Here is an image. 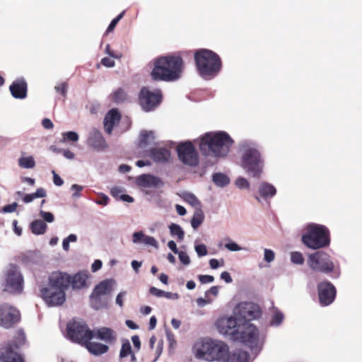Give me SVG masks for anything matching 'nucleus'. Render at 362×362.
<instances>
[{
    "label": "nucleus",
    "mask_w": 362,
    "mask_h": 362,
    "mask_svg": "<svg viewBox=\"0 0 362 362\" xmlns=\"http://www.w3.org/2000/svg\"><path fill=\"white\" fill-rule=\"evenodd\" d=\"M218 332L233 341L248 346L257 354L264 344L265 336L252 323L240 324L236 316L220 317L216 323Z\"/></svg>",
    "instance_id": "obj_1"
},
{
    "label": "nucleus",
    "mask_w": 362,
    "mask_h": 362,
    "mask_svg": "<svg viewBox=\"0 0 362 362\" xmlns=\"http://www.w3.org/2000/svg\"><path fill=\"white\" fill-rule=\"evenodd\" d=\"M198 143L202 154L216 159L228 156L233 140L225 132H211L194 141Z\"/></svg>",
    "instance_id": "obj_2"
},
{
    "label": "nucleus",
    "mask_w": 362,
    "mask_h": 362,
    "mask_svg": "<svg viewBox=\"0 0 362 362\" xmlns=\"http://www.w3.org/2000/svg\"><path fill=\"white\" fill-rule=\"evenodd\" d=\"M184 69L182 59L177 55H168L158 58L151 71L154 80L167 82L180 79Z\"/></svg>",
    "instance_id": "obj_3"
},
{
    "label": "nucleus",
    "mask_w": 362,
    "mask_h": 362,
    "mask_svg": "<svg viewBox=\"0 0 362 362\" xmlns=\"http://www.w3.org/2000/svg\"><path fill=\"white\" fill-rule=\"evenodd\" d=\"M68 276L61 272H53L47 286L41 289V296L48 306L62 305L66 300L65 290L69 287Z\"/></svg>",
    "instance_id": "obj_4"
},
{
    "label": "nucleus",
    "mask_w": 362,
    "mask_h": 362,
    "mask_svg": "<svg viewBox=\"0 0 362 362\" xmlns=\"http://www.w3.org/2000/svg\"><path fill=\"white\" fill-rule=\"evenodd\" d=\"M241 166L253 177H259L263 172L264 161L257 144L245 141L240 144Z\"/></svg>",
    "instance_id": "obj_5"
},
{
    "label": "nucleus",
    "mask_w": 362,
    "mask_h": 362,
    "mask_svg": "<svg viewBox=\"0 0 362 362\" xmlns=\"http://www.w3.org/2000/svg\"><path fill=\"white\" fill-rule=\"evenodd\" d=\"M194 60L199 76L205 80L215 78L221 71L222 62L214 52L202 49L194 53Z\"/></svg>",
    "instance_id": "obj_6"
},
{
    "label": "nucleus",
    "mask_w": 362,
    "mask_h": 362,
    "mask_svg": "<svg viewBox=\"0 0 362 362\" xmlns=\"http://www.w3.org/2000/svg\"><path fill=\"white\" fill-rule=\"evenodd\" d=\"M302 242L310 249L317 250L329 245V231L328 228L320 224L308 223L305 228L302 235Z\"/></svg>",
    "instance_id": "obj_7"
},
{
    "label": "nucleus",
    "mask_w": 362,
    "mask_h": 362,
    "mask_svg": "<svg viewBox=\"0 0 362 362\" xmlns=\"http://www.w3.org/2000/svg\"><path fill=\"white\" fill-rule=\"evenodd\" d=\"M225 343L209 337L199 339L194 344L192 353L196 358L214 362L217 361Z\"/></svg>",
    "instance_id": "obj_8"
},
{
    "label": "nucleus",
    "mask_w": 362,
    "mask_h": 362,
    "mask_svg": "<svg viewBox=\"0 0 362 362\" xmlns=\"http://www.w3.org/2000/svg\"><path fill=\"white\" fill-rule=\"evenodd\" d=\"M114 285V280L105 279L94 287L90 296V305L93 309L98 310L107 308L108 305L107 296L111 293Z\"/></svg>",
    "instance_id": "obj_9"
},
{
    "label": "nucleus",
    "mask_w": 362,
    "mask_h": 362,
    "mask_svg": "<svg viewBox=\"0 0 362 362\" xmlns=\"http://www.w3.org/2000/svg\"><path fill=\"white\" fill-rule=\"evenodd\" d=\"M308 265L310 269L325 274L331 273L335 269V264L330 255L323 251L310 254L308 258Z\"/></svg>",
    "instance_id": "obj_10"
},
{
    "label": "nucleus",
    "mask_w": 362,
    "mask_h": 362,
    "mask_svg": "<svg viewBox=\"0 0 362 362\" xmlns=\"http://www.w3.org/2000/svg\"><path fill=\"white\" fill-rule=\"evenodd\" d=\"M67 337L74 342L84 344L93 338V332L81 321L69 322L66 327Z\"/></svg>",
    "instance_id": "obj_11"
},
{
    "label": "nucleus",
    "mask_w": 362,
    "mask_h": 362,
    "mask_svg": "<svg viewBox=\"0 0 362 362\" xmlns=\"http://www.w3.org/2000/svg\"><path fill=\"white\" fill-rule=\"evenodd\" d=\"M24 280L19 269L10 265L6 273L4 291L10 294H19L23 291Z\"/></svg>",
    "instance_id": "obj_12"
},
{
    "label": "nucleus",
    "mask_w": 362,
    "mask_h": 362,
    "mask_svg": "<svg viewBox=\"0 0 362 362\" xmlns=\"http://www.w3.org/2000/svg\"><path fill=\"white\" fill-rule=\"evenodd\" d=\"M234 315L241 325L250 323V321L260 317L261 309L254 303L241 302L235 308Z\"/></svg>",
    "instance_id": "obj_13"
},
{
    "label": "nucleus",
    "mask_w": 362,
    "mask_h": 362,
    "mask_svg": "<svg viewBox=\"0 0 362 362\" xmlns=\"http://www.w3.org/2000/svg\"><path fill=\"white\" fill-rule=\"evenodd\" d=\"M162 99L161 91L158 89L150 90L148 87H144L140 92L139 103L142 109L148 112L157 107Z\"/></svg>",
    "instance_id": "obj_14"
},
{
    "label": "nucleus",
    "mask_w": 362,
    "mask_h": 362,
    "mask_svg": "<svg viewBox=\"0 0 362 362\" xmlns=\"http://www.w3.org/2000/svg\"><path fill=\"white\" fill-rule=\"evenodd\" d=\"M179 159L185 165L196 166L199 163V155L190 141L183 142L177 146Z\"/></svg>",
    "instance_id": "obj_15"
},
{
    "label": "nucleus",
    "mask_w": 362,
    "mask_h": 362,
    "mask_svg": "<svg viewBox=\"0 0 362 362\" xmlns=\"http://www.w3.org/2000/svg\"><path fill=\"white\" fill-rule=\"evenodd\" d=\"M19 320L20 313L16 308L7 303L0 305V327L9 329Z\"/></svg>",
    "instance_id": "obj_16"
},
{
    "label": "nucleus",
    "mask_w": 362,
    "mask_h": 362,
    "mask_svg": "<svg viewBox=\"0 0 362 362\" xmlns=\"http://www.w3.org/2000/svg\"><path fill=\"white\" fill-rule=\"evenodd\" d=\"M216 362H251V358L247 351L240 349L230 351L225 344Z\"/></svg>",
    "instance_id": "obj_17"
},
{
    "label": "nucleus",
    "mask_w": 362,
    "mask_h": 362,
    "mask_svg": "<svg viewBox=\"0 0 362 362\" xmlns=\"http://www.w3.org/2000/svg\"><path fill=\"white\" fill-rule=\"evenodd\" d=\"M318 296L321 305L326 306L331 304L336 296L334 286L328 281L321 282L318 284Z\"/></svg>",
    "instance_id": "obj_18"
},
{
    "label": "nucleus",
    "mask_w": 362,
    "mask_h": 362,
    "mask_svg": "<svg viewBox=\"0 0 362 362\" xmlns=\"http://www.w3.org/2000/svg\"><path fill=\"white\" fill-rule=\"evenodd\" d=\"M87 144L98 151H104L107 144L102 134L96 129H92L88 134Z\"/></svg>",
    "instance_id": "obj_19"
},
{
    "label": "nucleus",
    "mask_w": 362,
    "mask_h": 362,
    "mask_svg": "<svg viewBox=\"0 0 362 362\" xmlns=\"http://www.w3.org/2000/svg\"><path fill=\"white\" fill-rule=\"evenodd\" d=\"M68 276L69 286L71 285L72 289L79 290L88 286V280L89 273L88 271H81L71 276L66 273H63Z\"/></svg>",
    "instance_id": "obj_20"
},
{
    "label": "nucleus",
    "mask_w": 362,
    "mask_h": 362,
    "mask_svg": "<svg viewBox=\"0 0 362 362\" xmlns=\"http://www.w3.org/2000/svg\"><path fill=\"white\" fill-rule=\"evenodd\" d=\"M9 90L14 98L24 99L27 97V82L23 78H17L11 84Z\"/></svg>",
    "instance_id": "obj_21"
},
{
    "label": "nucleus",
    "mask_w": 362,
    "mask_h": 362,
    "mask_svg": "<svg viewBox=\"0 0 362 362\" xmlns=\"http://www.w3.org/2000/svg\"><path fill=\"white\" fill-rule=\"evenodd\" d=\"M136 183L141 187L151 188L159 187L164 185L163 180L155 175L150 174H144L136 178Z\"/></svg>",
    "instance_id": "obj_22"
},
{
    "label": "nucleus",
    "mask_w": 362,
    "mask_h": 362,
    "mask_svg": "<svg viewBox=\"0 0 362 362\" xmlns=\"http://www.w3.org/2000/svg\"><path fill=\"white\" fill-rule=\"evenodd\" d=\"M0 362H23L21 356L13 348L11 344H8L1 349Z\"/></svg>",
    "instance_id": "obj_23"
},
{
    "label": "nucleus",
    "mask_w": 362,
    "mask_h": 362,
    "mask_svg": "<svg viewBox=\"0 0 362 362\" xmlns=\"http://www.w3.org/2000/svg\"><path fill=\"white\" fill-rule=\"evenodd\" d=\"M156 136L155 133L152 131L143 130L140 132L139 135V147L145 151H150L153 148L152 146L155 145Z\"/></svg>",
    "instance_id": "obj_24"
},
{
    "label": "nucleus",
    "mask_w": 362,
    "mask_h": 362,
    "mask_svg": "<svg viewBox=\"0 0 362 362\" xmlns=\"http://www.w3.org/2000/svg\"><path fill=\"white\" fill-rule=\"evenodd\" d=\"M121 115L116 109L110 110L104 119V128L106 133L110 134L114 126L120 120Z\"/></svg>",
    "instance_id": "obj_25"
},
{
    "label": "nucleus",
    "mask_w": 362,
    "mask_h": 362,
    "mask_svg": "<svg viewBox=\"0 0 362 362\" xmlns=\"http://www.w3.org/2000/svg\"><path fill=\"white\" fill-rule=\"evenodd\" d=\"M93 332V337L105 341L107 344H112L116 340L115 332L107 327H101Z\"/></svg>",
    "instance_id": "obj_26"
},
{
    "label": "nucleus",
    "mask_w": 362,
    "mask_h": 362,
    "mask_svg": "<svg viewBox=\"0 0 362 362\" xmlns=\"http://www.w3.org/2000/svg\"><path fill=\"white\" fill-rule=\"evenodd\" d=\"M155 162L164 163L170 158V153L165 148H153L149 155Z\"/></svg>",
    "instance_id": "obj_27"
},
{
    "label": "nucleus",
    "mask_w": 362,
    "mask_h": 362,
    "mask_svg": "<svg viewBox=\"0 0 362 362\" xmlns=\"http://www.w3.org/2000/svg\"><path fill=\"white\" fill-rule=\"evenodd\" d=\"M83 345L86 346L87 349L93 354L98 356L106 353L108 350V346L105 344L96 342H90L88 341Z\"/></svg>",
    "instance_id": "obj_28"
},
{
    "label": "nucleus",
    "mask_w": 362,
    "mask_h": 362,
    "mask_svg": "<svg viewBox=\"0 0 362 362\" xmlns=\"http://www.w3.org/2000/svg\"><path fill=\"white\" fill-rule=\"evenodd\" d=\"M259 194L264 199L271 198L276 194V189L272 184L262 182L259 187Z\"/></svg>",
    "instance_id": "obj_29"
},
{
    "label": "nucleus",
    "mask_w": 362,
    "mask_h": 362,
    "mask_svg": "<svg viewBox=\"0 0 362 362\" xmlns=\"http://www.w3.org/2000/svg\"><path fill=\"white\" fill-rule=\"evenodd\" d=\"M149 292L151 295L159 298L164 297L165 298L173 300H177L180 298L179 294L177 293L164 291L156 287H151L149 289Z\"/></svg>",
    "instance_id": "obj_30"
},
{
    "label": "nucleus",
    "mask_w": 362,
    "mask_h": 362,
    "mask_svg": "<svg viewBox=\"0 0 362 362\" xmlns=\"http://www.w3.org/2000/svg\"><path fill=\"white\" fill-rule=\"evenodd\" d=\"M30 228L33 234L40 235L46 232L47 226L42 220L37 219L30 223Z\"/></svg>",
    "instance_id": "obj_31"
},
{
    "label": "nucleus",
    "mask_w": 362,
    "mask_h": 362,
    "mask_svg": "<svg viewBox=\"0 0 362 362\" xmlns=\"http://www.w3.org/2000/svg\"><path fill=\"white\" fill-rule=\"evenodd\" d=\"M213 182L218 187H225L230 183L229 177L223 173H215L212 175Z\"/></svg>",
    "instance_id": "obj_32"
},
{
    "label": "nucleus",
    "mask_w": 362,
    "mask_h": 362,
    "mask_svg": "<svg viewBox=\"0 0 362 362\" xmlns=\"http://www.w3.org/2000/svg\"><path fill=\"white\" fill-rule=\"evenodd\" d=\"M124 189L120 187H114L111 189L110 193L112 197L116 199H119L124 202L132 203L134 202V199L128 195L124 194Z\"/></svg>",
    "instance_id": "obj_33"
},
{
    "label": "nucleus",
    "mask_w": 362,
    "mask_h": 362,
    "mask_svg": "<svg viewBox=\"0 0 362 362\" xmlns=\"http://www.w3.org/2000/svg\"><path fill=\"white\" fill-rule=\"evenodd\" d=\"M129 355L131 356V362H136V358L135 354L132 352L130 342L128 340H126L122 343L119 352V357L123 358Z\"/></svg>",
    "instance_id": "obj_34"
},
{
    "label": "nucleus",
    "mask_w": 362,
    "mask_h": 362,
    "mask_svg": "<svg viewBox=\"0 0 362 362\" xmlns=\"http://www.w3.org/2000/svg\"><path fill=\"white\" fill-rule=\"evenodd\" d=\"M18 165L22 168L30 169L35 166V161L32 156H21L18 159Z\"/></svg>",
    "instance_id": "obj_35"
},
{
    "label": "nucleus",
    "mask_w": 362,
    "mask_h": 362,
    "mask_svg": "<svg viewBox=\"0 0 362 362\" xmlns=\"http://www.w3.org/2000/svg\"><path fill=\"white\" fill-rule=\"evenodd\" d=\"M182 197L184 201L187 202L191 206L197 209H200L201 203L199 200L197 199V197L192 193L184 192L182 195Z\"/></svg>",
    "instance_id": "obj_36"
},
{
    "label": "nucleus",
    "mask_w": 362,
    "mask_h": 362,
    "mask_svg": "<svg viewBox=\"0 0 362 362\" xmlns=\"http://www.w3.org/2000/svg\"><path fill=\"white\" fill-rule=\"evenodd\" d=\"M79 139L78 134L73 131L63 132L62 134V139L60 140L61 143H67V142H76Z\"/></svg>",
    "instance_id": "obj_37"
},
{
    "label": "nucleus",
    "mask_w": 362,
    "mask_h": 362,
    "mask_svg": "<svg viewBox=\"0 0 362 362\" xmlns=\"http://www.w3.org/2000/svg\"><path fill=\"white\" fill-rule=\"evenodd\" d=\"M204 221V214L200 209H197L191 220V225L194 229H197Z\"/></svg>",
    "instance_id": "obj_38"
},
{
    "label": "nucleus",
    "mask_w": 362,
    "mask_h": 362,
    "mask_svg": "<svg viewBox=\"0 0 362 362\" xmlns=\"http://www.w3.org/2000/svg\"><path fill=\"white\" fill-rule=\"evenodd\" d=\"M169 229L172 236L177 237L179 240L184 239L185 232L179 225L171 223L169 226Z\"/></svg>",
    "instance_id": "obj_39"
},
{
    "label": "nucleus",
    "mask_w": 362,
    "mask_h": 362,
    "mask_svg": "<svg viewBox=\"0 0 362 362\" xmlns=\"http://www.w3.org/2000/svg\"><path fill=\"white\" fill-rule=\"evenodd\" d=\"M112 97L116 103H121L127 100V93L124 89L118 88L113 92Z\"/></svg>",
    "instance_id": "obj_40"
},
{
    "label": "nucleus",
    "mask_w": 362,
    "mask_h": 362,
    "mask_svg": "<svg viewBox=\"0 0 362 362\" xmlns=\"http://www.w3.org/2000/svg\"><path fill=\"white\" fill-rule=\"evenodd\" d=\"M284 318V314L278 310H275L274 311V313L272 314V319H271V325L277 327L281 324Z\"/></svg>",
    "instance_id": "obj_41"
},
{
    "label": "nucleus",
    "mask_w": 362,
    "mask_h": 362,
    "mask_svg": "<svg viewBox=\"0 0 362 362\" xmlns=\"http://www.w3.org/2000/svg\"><path fill=\"white\" fill-rule=\"evenodd\" d=\"M291 262L294 264H303L305 259L303 254L298 251L291 252Z\"/></svg>",
    "instance_id": "obj_42"
},
{
    "label": "nucleus",
    "mask_w": 362,
    "mask_h": 362,
    "mask_svg": "<svg viewBox=\"0 0 362 362\" xmlns=\"http://www.w3.org/2000/svg\"><path fill=\"white\" fill-rule=\"evenodd\" d=\"M83 186L77 184H74L71 186V191L72 192V198L74 199H78L81 197V192L83 189Z\"/></svg>",
    "instance_id": "obj_43"
},
{
    "label": "nucleus",
    "mask_w": 362,
    "mask_h": 362,
    "mask_svg": "<svg viewBox=\"0 0 362 362\" xmlns=\"http://www.w3.org/2000/svg\"><path fill=\"white\" fill-rule=\"evenodd\" d=\"M77 236L75 234H70L68 237L64 238L62 242V247L65 251L69 250V243H76L77 241Z\"/></svg>",
    "instance_id": "obj_44"
},
{
    "label": "nucleus",
    "mask_w": 362,
    "mask_h": 362,
    "mask_svg": "<svg viewBox=\"0 0 362 362\" xmlns=\"http://www.w3.org/2000/svg\"><path fill=\"white\" fill-rule=\"evenodd\" d=\"M235 184L236 187L240 189H249L250 186L247 180L243 177H238Z\"/></svg>",
    "instance_id": "obj_45"
},
{
    "label": "nucleus",
    "mask_w": 362,
    "mask_h": 362,
    "mask_svg": "<svg viewBox=\"0 0 362 362\" xmlns=\"http://www.w3.org/2000/svg\"><path fill=\"white\" fill-rule=\"evenodd\" d=\"M54 89L57 93L65 98L66 96L68 84L66 82L59 83L54 86Z\"/></svg>",
    "instance_id": "obj_46"
},
{
    "label": "nucleus",
    "mask_w": 362,
    "mask_h": 362,
    "mask_svg": "<svg viewBox=\"0 0 362 362\" xmlns=\"http://www.w3.org/2000/svg\"><path fill=\"white\" fill-rule=\"evenodd\" d=\"M214 301V299L211 298V296H207L204 298L200 297L197 298L196 303L198 307L199 308H204L206 305L212 303Z\"/></svg>",
    "instance_id": "obj_47"
},
{
    "label": "nucleus",
    "mask_w": 362,
    "mask_h": 362,
    "mask_svg": "<svg viewBox=\"0 0 362 362\" xmlns=\"http://www.w3.org/2000/svg\"><path fill=\"white\" fill-rule=\"evenodd\" d=\"M275 259V253L271 249H264V260L267 263L272 262Z\"/></svg>",
    "instance_id": "obj_48"
},
{
    "label": "nucleus",
    "mask_w": 362,
    "mask_h": 362,
    "mask_svg": "<svg viewBox=\"0 0 362 362\" xmlns=\"http://www.w3.org/2000/svg\"><path fill=\"white\" fill-rule=\"evenodd\" d=\"M39 215L45 222L52 223L54 221V216L51 212L40 210Z\"/></svg>",
    "instance_id": "obj_49"
},
{
    "label": "nucleus",
    "mask_w": 362,
    "mask_h": 362,
    "mask_svg": "<svg viewBox=\"0 0 362 362\" xmlns=\"http://www.w3.org/2000/svg\"><path fill=\"white\" fill-rule=\"evenodd\" d=\"M142 243L148 246L154 247L156 248L158 247V241L153 237L151 236L145 235Z\"/></svg>",
    "instance_id": "obj_50"
},
{
    "label": "nucleus",
    "mask_w": 362,
    "mask_h": 362,
    "mask_svg": "<svg viewBox=\"0 0 362 362\" xmlns=\"http://www.w3.org/2000/svg\"><path fill=\"white\" fill-rule=\"evenodd\" d=\"M225 247L230 252H238L243 250L242 247H240L238 243L233 241H230L226 243Z\"/></svg>",
    "instance_id": "obj_51"
},
{
    "label": "nucleus",
    "mask_w": 362,
    "mask_h": 362,
    "mask_svg": "<svg viewBox=\"0 0 362 362\" xmlns=\"http://www.w3.org/2000/svg\"><path fill=\"white\" fill-rule=\"evenodd\" d=\"M194 250L199 257L206 256L208 253L207 248L204 244L196 245L194 246Z\"/></svg>",
    "instance_id": "obj_52"
},
{
    "label": "nucleus",
    "mask_w": 362,
    "mask_h": 362,
    "mask_svg": "<svg viewBox=\"0 0 362 362\" xmlns=\"http://www.w3.org/2000/svg\"><path fill=\"white\" fill-rule=\"evenodd\" d=\"M127 291H123L119 292L115 298V303L120 308H122L124 306V302L125 300V298L127 296Z\"/></svg>",
    "instance_id": "obj_53"
},
{
    "label": "nucleus",
    "mask_w": 362,
    "mask_h": 362,
    "mask_svg": "<svg viewBox=\"0 0 362 362\" xmlns=\"http://www.w3.org/2000/svg\"><path fill=\"white\" fill-rule=\"evenodd\" d=\"M124 11L122 12L120 14H119L117 16V18H114L110 23L107 30H106V33H110L112 32L115 26L117 25V24L118 23V22L120 21V19L123 17L124 16Z\"/></svg>",
    "instance_id": "obj_54"
},
{
    "label": "nucleus",
    "mask_w": 362,
    "mask_h": 362,
    "mask_svg": "<svg viewBox=\"0 0 362 362\" xmlns=\"http://www.w3.org/2000/svg\"><path fill=\"white\" fill-rule=\"evenodd\" d=\"M225 264V261L223 259H211L209 260V266L212 269H216L218 267H223Z\"/></svg>",
    "instance_id": "obj_55"
},
{
    "label": "nucleus",
    "mask_w": 362,
    "mask_h": 362,
    "mask_svg": "<svg viewBox=\"0 0 362 362\" xmlns=\"http://www.w3.org/2000/svg\"><path fill=\"white\" fill-rule=\"evenodd\" d=\"M178 257L181 263L185 265H189L190 264V259L186 252L179 251L177 253Z\"/></svg>",
    "instance_id": "obj_56"
},
{
    "label": "nucleus",
    "mask_w": 362,
    "mask_h": 362,
    "mask_svg": "<svg viewBox=\"0 0 362 362\" xmlns=\"http://www.w3.org/2000/svg\"><path fill=\"white\" fill-rule=\"evenodd\" d=\"M17 334L18 337L14 343L15 349L23 345L25 341V334L22 331H19Z\"/></svg>",
    "instance_id": "obj_57"
},
{
    "label": "nucleus",
    "mask_w": 362,
    "mask_h": 362,
    "mask_svg": "<svg viewBox=\"0 0 362 362\" xmlns=\"http://www.w3.org/2000/svg\"><path fill=\"white\" fill-rule=\"evenodd\" d=\"M144 236L145 235L142 231L135 232L132 235V241L135 244L143 243Z\"/></svg>",
    "instance_id": "obj_58"
},
{
    "label": "nucleus",
    "mask_w": 362,
    "mask_h": 362,
    "mask_svg": "<svg viewBox=\"0 0 362 362\" xmlns=\"http://www.w3.org/2000/svg\"><path fill=\"white\" fill-rule=\"evenodd\" d=\"M198 279H199V281L204 284L212 283L214 281V277L213 276L206 275H206H203V274L199 275Z\"/></svg>",
    "instance_id": "obj_59"
},
{
    "label": "nucleus",
    "mask_w": 362,
    "mask_h": 362,
    "mask_svg": "<svg viewBox=\"0 0 362 362\" xmlns=\"http://www.w3.org/2000/svg\"><path fill=\"white\" fill-rule=\"evenodd\" d=\"M17 206L18 204L16 202H13L11 204L4 206L2 209V211L4 213H12L16 210Z\"/></svg>",
    "instance_id": "obj_60"
},
{
    "label": "nucleus",
    "mask_w": 362,
    "mask_h": 362,
    "mask_svg": "<svg viewBox=\"0 0 362 362\" xmlns=\"http://www.w3.org/2000/svg\"><path fill=\"white\" fill-rule=\"evenodd\" d=\"M219 291V287L217 286H214L211 287L209 290L206 291L204 293L205 297L210 296L211 295H213L214 296L216 297L218 294Z\"/></svg>",
    "instance_id": "obj_61"
},
{
    "label": "nucleus",
    "mask_w": 362,
    "mask_h": 362,
    "mask_svg": "<svg viewBox=\"0 0 362 362\" xmlns=\"http://www.w3.org/2000/svg\"><path fill=\"white\" fill-rule=\"evenodd\" d=\"M53 175V182L56 186L60 187L64 184V180L61 178V177L56 173L54 170L52 172Z\"/></svg>",
    "instance_id": "obj_62"
},
{
    "label": "nucleus",
    "mask_w": 362,
    "mask_h": 362,
    "mask_svg": "<svg viewBox=\"0 0 362 362\" xmlns=\"http://www.w3.org/2000/svg\"><path fill=\"white\" fill-rule=\"evenodd\" d=\"M105 53L108 54L110 57L114 59H120L122 57L121 54H116L113 51H112L110 45L108 44L105 47Z\"/></svg>",
    "instance_id": "obj_63"
},
{
    "label": "nucleus",
    "mask_w": 362,
    "mask_h": 362,
    "mask_svg": "<svg viewBox=\"0 0 362 362\" xmlns=\"http://www.w3.org/2000/svg\"><path fill=\"white\" fill-rule=\"evenodd\" d=\"M101 63L103 66L109 68L113 67L115 65V62L109 57H104L102 59Z\"/></svg>",
    "instance_id": "obj_64"
}]
</instances>
